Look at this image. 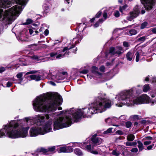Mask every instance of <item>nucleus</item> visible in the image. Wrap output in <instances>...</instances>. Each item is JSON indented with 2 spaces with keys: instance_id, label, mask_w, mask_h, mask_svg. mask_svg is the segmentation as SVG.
Returning a JSON list of instances; mask_svg holds the SVG:
<instances>
[{
  "instance_id": "obj_1",
  "label": "nucleus",
  "mask_w": 156,
  "mask_h": 156,
  "mask_svg": "<svg viewBox=\"0 0 156 156\" xmlns=\"http://www.w3.org/2000/svg\"><path fill=\"white\" fill-rule=\"evenodd\" d=\"M105 94H100L95 101L88 105L85 108L76 109L74 108L67 111L53 113L50 114L38 115L35 119L40 122H44L48 120L44 125H41L43 135L70 126L72 121L78 122L82 118L90 117L94 114L105 111L109 108V99L104 97Z\"/></svg>"
},
{
  "instance_id": "obj_2",
  "label": "nucleus",
  "mask_w": 156,
  "mask_h": 156,
  "mask_svg": "<svg viewBox=\"0 0 156 156\" xmlns=\"http://www.w3.org/2000/svg\"><path fill=\"white\" fill-rule=\"evenodd\" d=\"M142 87L140 85L136 87H133L130 90L123 91L116 95L115 99L118 100L116 106L119 107L126 105L132 106L135 104H140L143 103L156 104V100H151L150 97L146 94H143L138 97H134L133 94L135 90L136 93L142 92Z\"/></svg>"
},
{
  "instance_id": "obj_3",
  "label": "nucleus",
  "mask_w": 156,
  "mask_h": 156,
  "mask_svg": "<svg viewBox=\"0 0 156 156\" xmlns=\"http://www.w3.org/2000/svg\"><path fill=\"white\" fill-rule=\"evenodd\" d=\"M62 102V97L57 93L50 94L47 96L40 95L34 101V108L36 112H54L58 105Z\"/></svg>"
},
{
  "instance_id": "obj_4",
  "label": "nucleus",
  "mask_w": 156,
  "mask_h": 156,
  "mask_svg": "<svg viewBox=\"0 0 156 156\" xmlns=\"http://www.w3.org/2000/svg\"><path fill=\"white\" fill-rule=\"evenodd\" d=\"M17 121H11L9 123L4 125L0 129V138L3 136L12 138L23 137L27 135L28 127L26 125H20L17 126Z\"/></svg>"
},
{
  "instance_id": "obj_5",
  "label": "nucleus",
  "mask_w": 156,
  "mask_h": 156,
  "mask_svg": "<svg viewBox=\"0 0 156 156\" xmlns=\"http://www.w3.org/2000/svg\"><path fill=\"white\" fill-rule=\"evenodd\" d=\"M17 3L8 10L3 11L0 9V19L6 22L7 23H11L18 17L26 5L28 0H14Z\"/></svg>"
},
{
  "instance_id": "obj_6",
  "label": "nucleus",
  "mask_w": 156,
  "mask_h": 156,
  "mask_svg": "<svg viewBox=\"0 0 156 156\" xmlns=\"http://www.w3.org/2000/svg\"><path fill=\"white\" fill-rule=\"evenodd\" d=\"M15 120L17 121V126L21 124L22 125H25L28 126V129L27 131L30 127L29 125L32 121L30 118H27L23 119ZM41 124L37 125L36 124H35L33 126L30 127L29 131V135H28V132H27V135L25 137L27 136H29L30 137H36L40 135H43L41 130Z\"/></svg>"
},
{
  "instance_id": "obj_7",
  "label": "nucleus",
  "mask_w": 156,
  "mask_h": 156,
  "mask_svg": "<svg viewBox=\"0 0 156 156\" xmlns=\"http://www.w3.org/2000/svg\"><path fill=\"white\" fill-rule=\"evenodd\" d=\"M74 46L72 45V47H66L63 48H57L53 52L51 53L50 55V58H45V61L53 60L56 59H60L63 58L69 55V50L74 48Z\"/></svg>"
},
{
  "instance_id": "obj_8",
  "label": "nucleus",
  "mask_w": 156,
  "mask_h": 156,
  "mask_svg": "<svg viewBox=\"0 0 156 156\" xmlns=\"http://www.w3.org/2000/svg\"><path fill=\"white\" fill-rule=\"evenodd\" d=\"M55 148L52 147L48 149L41 148L38 150L37 152L34 154H30L28 156H49L53 154V151L55 150Z\"/></svg>"
},
{
  "instance_id": "obj_9",
  "label": "nucleus",
  "mask_w": 156,
  "mask_h": 156,
  "mask_svg": "<svg viewBox=\"0 0 156 156\" xmlns=\"http://www.w3.org/2000/svg\"><path fill=\"white\" fill-rule=\"evenodd\" d=\"M124 51L123 49L121 47H112L110 48L109 53L106 55V56L109 55L116 56L122 54Z\"/></svg>"
},
{
  "instance_id": "obj_10",
  "label": "nucleus",
  "mask_w": 156,
  "mask_h": 156,
  "mask_svg": "<svg viewBox=\"0 0 156 156\" xmlns=\"http://www.w3.org/2000/svg\"><path fill=\"white\" fill-rule=\"evenodd\" d=\"M141 9V8L139 6L136 5L134 8L133 10L130 12V16L127 17V19L128 20L131 21L134 18L137 17Z\"/></svg>"
},
{
  "instance_id": "obj_11",
  "label": "nucleus",
  "mask_w": 156,
  "mask_h": 156,
  "mask_svg": "<svg viewBox=\"0 0 156 156\" xmlns=\"http://www.w3.org/2000/svg\"><path fill=\"white\" fill-rule=\"evenodd\" d=\"M112 13V11H110L108 9H106L105 10L103 15V17L104 18L105 20H103L102 19H100L99 21L94 25V27H98L99 25V23H102L107 19V17H108V16H109Z\"/></svg>"
},
{
  "instance_id": "obj_12",
  "label": "nucleus",
  "mask_w": 156,
  "mask_h": 156,
  "mask_svg": "<svg viewBox=\"0 0 156 156\" xmlns=\"http://www.w3.org/2000/svg\"><path fill=\"white\" fill-rule=\"evenodd\" d=\"M91 73L87 75V77L90 79H91L93 77H99L101 75V74L99 72L98 68L93 66L91 68Z\"/></svg>"
},
{
  "instance_id": "obj_13",
  "label": "nucleus",
  "mask_w": 156,
  "mask_h": 156,
  "mask_svg": "<svg viewBox=\"0 0 156 156\" xmlns=\"http://www.w3.org/2000/svg\"><path fill=\"white\" fill-rule=\"evenodd\" d=\"M140 1L147 10L151 9L154 5V1L153 0H140Z\"/></svg>"
},
{
  "instance_id": "obj_14",
  "label": "nucleus",
  "mask_w": 156,
  "mask_h": 156,
  "mask_svg": "<svg viewBox=\"0 0 156 156\" xmlns=\"http://www.w3.org/2000/svg\"><path fill=\"white\" fill-rule=\"evenodd\" d=\"M81 147L84 149L85 147V149L87 151L93 154H98V151H94L93 150L94 146L91 145L90 144L87 145V144H86V143H83V146H81Z\"/></svg>"
},
{
  "instance_id": "obj_15",
  "label": "nucleus",
  "mask_w": 156,
  "mask_h": 156,
  "mask_svg": "<svg viewBox=\"0 0 156 156\" xmlns=\"http://www.w3.org/2000/svg\"><path fill=\"white\" fill-rule=\"evenodd\" d=\"M13 2L12 0H0V7L3 8L8 7Z\"/></svg>"
},
{
  "instance_id": "obj_16",
  "label": "nucleus",
  "mask_w": 156,
  "mask_h": 156,
  "mask_svg": "<svg viewBox=\"0 0 156 156\" xmlns=\"http://www.w3.org/2000/svg\"><path fill=\"white\" fill-rule=\"evenodd\" d=\"M97 134H94L91 137V140L93 144L95 145H97L101 144L102 140L100 137H97Z\"/></svg>"
},
{
  "instance_id": "obj_17",
  "label": "nucleus",
  "mask_w": 156,
  "mask_h": 156,
  "mask_svg": "<svg viewBox=\"0 0 156 156\" xmlns=\"http://www.w3.org/2000/svg\"><path fill=\"white\" fill-rule=\"evenodd\" d=\"M27 79L29 80H34L36 81H38L41 80V77L38 75H33L27 77Z\"/></svg>"
},
{
  "instance_id": "obj_18",
  "label": "nucleus",
  "mask_w": 156,
  "mask_h": 156,
  "mask_svg": "<svg viewBox=\"0 0 156 156\" xmlns=\"http://www.w3.org/2000/svg\"><path fill=\"white\" fill-rule=\"evenodd\" d=\"M83 37L82 34L80 33V34H78L75 38L73 39V41L75 42L76 44L79 43Z\"/></svg>"
},
{
  "instance_id": "obj_19",
  "label": "nucleus",
  "mask_w": 156,
  "mask_h": 156,
  "mask_svg": "<svg viewBox=\"0 0 156 156\" xmlns=\"http://www.w3.org/2000/svg\"><path fill=\"white\" fill-rule=\"evenodd\" d=\"M66 72H63L62 73H58L57 74L58 81L64 79L67 75Z\"/></svg>"
},
{
  "instance_id": "obj_20",
  "label": "nucleus",
  "mask_w": 156,
  "mask_h": 156,
  "mask_svg": "<svg viewBox=\"0 0 156 156\" xmlns=\"http://www.w3.org/2000/svg\"><path fill=\"white\" fill-rule=\"evenodd\" d=\"M133 54L131 51H129L126 54V57L127 59L129 61H131L133 58Z\"/></svg>"
},
{
  "instance_id": "obj_21",
  "label": "nucleus",
  "mask_w": 156,
  "mask_h": 156,
  "mask_svg": "<svg viewBox=\"0 0 156 156\" xmlns=\"http://www.w3.org/2000/svg\"><path fill=\"white\" fill-rule=\"evenodd\" d=\"M142 51L140 50L137 51L136 55V62H138L139 60V59L140 57V55H144L143 54L141 53Z\"/></svg>"
},
{
  "instance_id": "obj_22",
  "label": "nucleus",
  "mask_w": 156,
  "mask_h": 156,
  "mask_svg": "<svg viewBox=\"0 0 156 156\" xmlns=\"http://www.w3.org/2000/svg\"><path fill=\"white\" fill-rule=\"evenodd\" d=\"M74 152L75 154L78 156H82L83 155V153L82 151L79 148L75 149Z\"/></svg>"
},
{
  "instance_id": "obj_23",
  "label": "nucleus",
  "mask_w": 156,
  "mask_h": 156,
  "mask_svg": "<svg viewBox=\"0 0 156 156\" xmlns=\"http://www.w3.org/2000/svg\"><path fill=\"white\" fill-rule=\"evenodd\" d=\"M66 147H61L59 148L58 152L59 153L61 152L66 153Z\"/></svg>"
},
{
  "instance_id": "obj_24",
  "label": "nucleus",
  "mask_w": 156,
  "mask_h": 156,
  "mask_svg": "<svg viewBox=\"0 0 156 156\" xmlns=\"http://www.w3.org/2000/svg\"><path fill=\"white\" fill-rule=\"evenodd\" d=\"M23 73H20L17 74L16 77L19 80H20L21 82L19 83H21V82L23 80Z\"/></svg>"
},
{
  "instance_id": "obj_25",
  "label": "nucleus",
  "mask_w": 156,
  "mask_h": 156,
  "mask_svg": "<svg viewBox=\"0 0 156 156\" xmlns=\"http://www.w3.org/2000/svg\"><path fill=\"white\" fill-rule=\"evenodd\" d=\"M137 31L134 29H132L130 30L128 33V34L129 35H134L136 34Z\"/></svg>"
},
{
  "instance_id": "obj_26",
  "label": "nucleus",
  "mask_w": 156,
  "mask_h": 156,
  "mask_svg": "<svg viewBox=\"0 0 156 156\" xmlns=\"http://www.w3.org/2000/svg\"><path fill=\"white\" fill-rule=\"evenodd\" d=\"M127 119V116L126 115H121L119 118V120L123 121Z\"/></svg>"
},
{
  "instance_id": "obj_27",
  "label": "nucleus",
  "mask_w": 156,
  "mask_h": 156,
  "mask_svg": "<svg viewBox=\"0 0 156 156\" xmlns=\"http://www.w3.org/2000/svg\"><path fill=\"white\" fill-rule=\"evenodd\" d=\"M50 76H51V79L52 80L56 82H58L57 74L56 76L51 74L50 75Z\"/></svg>"
},
{
  "instance_id": "obj_28",
  "label": "nucleus",
  "mask_w": 156,
  "mask_h": 156,
  "mask_svg": "<svg viewBox=\"0 0 156 156\" xmlns=\"http://www.w3.org/2000/svg\"><path fill=\"white\" fill-rule=\"evenodd\" d=\"M134 139V136L133 134L128 135L127 137V140L129 141H132Z\"/></svg>"
},
{
  "instance_id": "obj_29",
  "label": "nucleus",
  "mask_w": 156,
  "mask_h": 156,
  "mask_svg": "<svg viewBox=\"0 0 156 156\" xmlns=\"http://www.w3.org/2000/svg\"><path fill=\"white\" fill-rule=\"evenodd\" d=\"M150 89V87L148 84H145L143 87V90L144 92H147Z\"/></svg>"
},
{
  "instance_id": "obj_30",
  "label": "nucleus",
  "mask_w": 156,
  "mask_h": 156,
  "mask_svg": "<svg viewBox=\"0 0 156 156\" xmlns=\"http://www.w3.org/2000/svg\"><path fill=\"white\" fill-rule=\"evenodd\" d=\"M137 143L138 144V147L139 148V150L140 151H142L143 149V144L142 143H141L140 141H137Z\"/></svg>"
},
{
  "instance_id": "obj_31",
  "label": "nucleus",
  "mask_w": 156,
  "mask_h": 156,
  "mask_svg": "<svg viewBox=\"0 0 156 156\" xmlns=\"http://www.w3.org/2000/svg\"><path fill=\"white\" fill-rule=\"evenodd\" d=\"M113 120V119H112L110 118H108L107 119H105V122L109 125H112L113 124L112 123V122Z\"/></svg>"
},
{
  "instance_id": "obj_32",
  "label": "nucleus",
  "mask_w": 156,
  "mask_h": 156,
  "mask_svg": "<svg viewBox=\"0 0 156 156\" xmlns=\"http://www.w3.org/2000/svg\"><path fill=\"white\" fill-rule=\"evenodd\" d=\"M125 125L127 128H129L132 127V123L130 121H127L125 123Z\"/></svg>"
},
{
  "instance_id": "obj_33",
  "label": "nucleus",
  "mask_w": 156,
  "mask_h": 156,
  "mask_svg": "<svg viewBox=\"0 0 156 156\" xmlns=\"http://www.w3.org/2000/svg\"><path fill=\"white\" fill-rule=\"evenodd\" d=\"M33 22V21L30 19H27L26 22L23 23V25H28Z\"/></svg>"
},
{
  "instance_id": "obj_34",
  "label": "nucleus",
  "mask_w": 156,
  "mask_h": 156,
  "mask_svg": "<svg viewBox=\"0 0 156 156\" xmlns=\"http://www.w3.org/2000/svg\"><path fill=\"white\" fill-rule=\"evenodd\" d=\"M25 60L23 59H21L19 60V61L21 62V63H20V64L22 65L23 66H27V65L29 64V63H28L27 62H24Z\"/></svg>"
},
{
  "instance_id": "obj_35",
  "label": "nucleus",
  "mask_w": 156,
  "mask_h": 156,
  "mask_svg": "<svg viewBox=\"0 0 156 156\" xmlns=\"http://www.w3.org/2000/svg\"><path fill=\"white\" fill-rule=\"evenodd\" d=\"M148 23L146 22H144L141 24L140 26V29H143L145 28L147 26Z\"/></svg>"
},
{
  "instance_id": "obj_36",
  "label": "nucleus",
  "mask_w": 156,
  "mask_h": 156,
  "mask_svg": "<svg viewBox=\"0 0 156 156\" xmlns=\"http://www.w3.org/2000/svg\"><path fill=\"white\" fill-rule=\"evenodd\" d=\"M127 7V6L126 5H124L122 7H120L119 8V10L121 13H123V11Z\"/></svg>"
},
{
  "instance_id": "obj_37",
  "label": "nucleus",
  "mask_w": 156,
  "mask_h": 156,
  "mask_svg": "<svg viewBox=\"0 0 156 156\" xmlns=\"http://www.w3.org/2000/svg\"><path fill=\"white\" fill-rule=\"evenodd\" d=\"M136 144V142H127L126 143V145L128 146H131L132 145H135Z\"/></svg>"
},
{
  "instance_id": "obj_38",
  "label": "nucleus",
  "mask_w": 156,
  "mask_h": 156,
  "mask_svg": "<svg viewBox=\"0 0 156 156\" xmlns=\"http://www.w3.org/2000/svg\"><path fill=\"white\" fill-rule=\"evenodd\" d=\"M66 153H69L73 151V149L71 147H66Z\"/></svg>"
},
{
  "instance_id": "obj_39",
  "label": "nucleus",
  "mask_w": 156,
  "mask_h": 156,
  "mask_svg": "<svg viewBox=\"0 0 156 156\" xmlns=\"http://www.w3.org/2000/svg\"><path fill=\"white\" fill-rule=\"evenodd\" d=\"M112 128H109L106 131H104L103 133V134L105 135L108 133H110L111 132L112 129Z\"/></svg>"
},
{
  "instance_id": "obj_40",
  "label": "nucleus",
  "mask_w": 156,
  "mask_h": 156,
  "mask_svg": "<svg viewBox=\"0 0 156 156\" xmlns=\"http://www.w3.org/2000/svg\"><path fill=\"white\" fill-rule=\"evenodd\" d=\"M112 154L114 155L118 156L119 154V153L116 150H114L112 152Z\"/></svg>"
},
{
  "instance_id": "obj_41",
  "label": "nucleus",
  "mask_w": 156,
  "mask_h": 156,
  "mask_svg": "<svg viewBox=\"0 0 156 156\" xmlns=\"http://www.w3.org/2000/svg\"><path fill=\"white\" fill-rule=\"evenodd\" d=\"M139 116L137 115H133L130 116V118L131 119L135 120L139 119Z\"/></svg>"
},
{
  "instance_id": "obj_42",
  "label": "nucleus",
  "mask_w": 156,
  "mask_h": 156,
  "mask_svg": "<svg viewBox=\"0 0 156 156\" xmlns=\"http://www.w3.org/2000/svg\"><path fill=\"white\" fill-rule=\"evenodd\" d=\"M146 39V37L143 36L139 38L138 39V40L140 41L144 42L145 40Z\"/></svg>"
},
{
  "instance_id": "obj_43",
  "label": "nucleus",
  "mask_w": 156,
  "mask_h": 156,
  "mask_svg": "<svg viewBox=\"0 0 156 156\" xmlns=\"http://www.w3.org/2000/svg\"><path fill=\"white\" fill-rule=\"evenodd\" d=\"M37 72V71L35 70H33L27 73L26 74V75L36 73Z\"/></svg>"
},
{
  "instance_id": "obj_44",
  "label": "nucleus",
  "mask_w": 156,
  "mask_h": 156,
  "mask_svg": "<svg viewBox=\"0 0 156 156\" xmlns=\"http://www.w3.org/2000/svg\"><path fill=\"white\" fill-rule=\"evenodd\" d=\"M123 45L124 47L126 48V50H127L128 49V47L129 46V44L128 42H123Z\"/></svg>"
},
{
  "instance_id": "obj_45",
  "label": "nucleus",
  "mask_w": 156,
  "mask_h": 156,
  "mask_svg": "<svg viewBox=\"0 0 156 156\" xmlns=\"http://www.w3.org/2000/svg\"><path fill=\"white\" fill-rule=\"evenodd\" d=\"M114 16L116 17H119L120 16V13L118 11H115L114 13Z\"/></svg>"
},
{
  "instance_id": "obj_46",
  "label": "nucleus",
  "mask_w": 156,
  "mask_h": 156,
  "mask_svg": "<svg viewBox=\"0 0 156 156\" xmlns=\"http://www.w3.org/2000/svg\"><path fill=\"white\" fill-rule=\"evenodd\" d=\"M12 84V83L11 82H8L6 83V87H10Z\"/></svg>"
},
{
  "instance_id": "obj_47",
  "label": "nucleus",
  "mask_w": 156,
  "mask_h": 156,
  "mask_svg": "<svg viewBox=\"0 0 156 156\" xmlns=\"http://www.w3.org/2000/svg\"><path fill=\"white\" fill-rule=\"evenodd\" d=\"M105 67L104 66H101L100 68V70L101 71L104 72L105 71Z\"/></svg>"
},
{
  "instance_id": "obj_48",
  "label": "nucleus",
  "mask_w": 156,
  "mask_h": 156,
  "mask_svg": "<svg viewBox=\"0 0 156 156\" xmlns=\"http://www.w3.org/2000/svg\"><path fill=\"white\" fill-rule=\"evenodd\" d=\"M31 59H36L37 60H39V57L37 55H34L31 57Z\"/></svg>"
},
{
  "instance_id": "obj_49",
  "label": "nucleus",
  "mask_w": 156,
  "mask_h": 156,
  "mask_svg": "<svg viewBox=\"0 0 156 156\" xmlns=\"http://www.w3.org/2000/svg\"><path fill=\"white\" fill-rule=\"evenodd\" d=\"M101 11H99L96 15V17L97 18H99L101 16Z\"/></svg>"
},
{
  "instance_id": "obj_50",
  "label": "nucleus",
  "mask_w": 156,
  "mask_h": 156,
  "mask_svg": "<svg viewBox=\"0 0 156 156\" xmlns=\"http://www.w3.org/2000/svg\"><path fill=\"white\" fill-rule=\"evenodd\" d=\"M138 151V149L136 147L133 148L132 149H131V151L132 152H135V153L137 152Z\"/></svg>"
},
{
  "instance_id": "obj_51",
  "label": "nucleus",
  "mask_w": 156,
  "mask_h": 156,
  "mask_svg": "<svg viewBox=\"0 0 156 156\" xmlns=\"http://www.w3.org/2000/svg\"><path fill=\"white\" fill-rule=\"evenodd\" d=\"M151 143V141L150 140L144 141V144L145 145H147L150 144Z\"/></svg>"
},
{
  "instance_id": "obj_52",
  "label": "nucleus",
  "mask_w": 156,
  "mask_h": 156,
  "mask_svg": "<svg viewBox=\"0 0 156 156\" xmlns=\"http://www.w3.org/2000/svg\"><path fill=\"white\" fill-rule=\"evenodd\" d=\"M116 133L119 135H122L123 134V132L121 130H118L116 132Z\"/></svg>"
},
{
  "instance_id": "obj_53",
  "label": "nucleus",
  "mask_w": 156,
  "mask_h": 156,
  "mask_svg": "<svg viewBox=\"0 0 156 156\" xmlns=\"http://www.w3.org/2000/svg\"><path fill=\"white\" fill-rule=\"evenodd\" d=\"M5 70V68L4 67L0 68V73L3 72Z\"/></svg>"
},
{
  "instance_id": "obj_54",
  "label": "nucleus",
  "mask_w": 156,
  "mask_h": 156,
  "mask_svg": "<svg viewBox=\"0 0 156 156\" xmlns=\"http://www.w3.org/2000/svg\"><path fill=\"white\" fill-rule=\"evenodd\" d=\"M49 34V31L48 30V29H46L44 31V34L47 36V35Z\"/></svg>"
},
{
  "instance_id": "obj_55",
  "label": "nucleus",
  "mask_w": 156,
  "mask_h": 156,
  "mask_svg": "<svg viewBox=\"0 0 156 156\" xmlns=\"http://www.w3.org/2000/svg\"><path fill=\"white\" fill-rule=\"evenodd\" d=\"M153 146L154 145H150L147 147V149L148 150H150L152 148Z\"/></svg>"
},
{
  "instance_id": "obj_56",
  "label": "nucleus",
  "mask_w": 156,
  "mask_h": 156,
  "mask_svg": "<svg viewBox=\"0 0 156 156\" xmlns=\"http://www.w3.org/2000/svg\"><path fill=\"white\" fill-rule=\"evenodd\" d=\"M88 70H83L82 71L81 73L83 74H86L88 73Z\"/></svg>"
},
{
  "instance_id": "obj_57",
  "label": "nucleus",
  "mask_w": 156,
  "mask_h": 156,
  "mask_svg": "<svg viewBox=\"0 0 156 156\" xmlns=\"http://www.w3.org/2000/svg\"><path fill=\"white\" fill-rule=\"evenodd\" d=\"M152 83H156V78L155 77H153L152 80Z\"/></svg>"
},
{
  "instance_id": "obj_58",
  "label": "nucleus",
  "mask_w": 156,
  "mask_h": 156,
  "mask_svg": "<svg viewBox=\"0 0 156 156\" xmlns=\"http://www.w3.org/2000/svg\"><path fill=\"white\" fill-rule=\"evenodd\" d=\"M59 43V41H55V42L53 43V44H52L53 46H54L56 44Z\"/></svg>"
},
{
  "instance_id": "obj_59",
  "label": "nucleus",
  "mask_w": 156,
  "mask_h": 156,
  "mask_svg": "<svg viewBox=\"0 0 156 156\" xmlns=\"http://www.w3.org/2000/svg\"><path fill=\"white\" fill-rule=\"evenodd\" d=\"M29 32L30 34H32L34 32V31L32 29H29Z\"/></svg>"
},
{
  "instance_id": "obj_60",
  "label": "nucleus",
  "mask_w": 156,
  "mask_h": 156,
  "mask_svg": "<svg viewBox=\"0 0 156 156\" xmlns=\"http://www.w3.org/2000/svg\"><path fill=\"white\" fill-rule=\"evenodd\" d=\"M152 32L156 34V28H152Z\"/></svg>"
},
{
  "instance_id": "obj_61",
  "label": "nucleus",
  "mask_w": 156,
  "mask_h": 156,
  "mask_svg": "<svg viewBox=\"0 0 156 156\" xmlns=\"http://www.w3.org/2000/svg\"><path fill=\"white\" fill-rule=\"evenodd\" d=\"M49 82L53 86H55V83L52 81H50Z\"/></svg>"
},
{
  "instance_id": "obj_62",
  "label": "nucleus",
  "mask_w": 156,
  "mask_h": 156,
  "mask_svg": "<svg viewBox=\"0 0 156 156\" xmlns=\"http://www.w3.org/2000/svg\"><path fill=\"white\" fill-rule=\"evenodd\" d=\"M84 25V23H81L80 24V26L79 27V29L82 26H83H83Z\"/></svg>"
},
{
  "instance_id": "obj_63",
  "label": "nucleus",
  "mask_w": 156,
  "mask_h": 156,
  "mask_svg": "<svg viewBox=\"0 0 156 156\" xmlns=\"http://www.w3.org/2000/svg\"><path fill=\"white\" fill-rule=\"evenodd\" d=\"M49 8L48 7H46V8L45 9L46 10V12H47L49 11Z\"/></svg>"
},
{
  "instance_id": "obj_64",
  "label": "nucleus",
  "mask_w": 156,
  "mask_h": 156,
  "mask_svg": "<svg viewBox=\"0 0 156 156\" xmlns=\"http://www.w3.org/2000/svg\"><path fill=\"white\" fill-rule=\"evenodd\" d=\"M95 18H93L91 20H90V21L91 22V23L93 22L95 20Z\"/></svg>"
}]
</instances>
